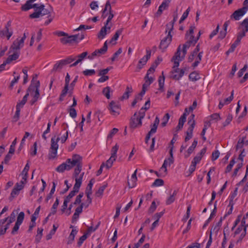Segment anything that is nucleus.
<instances>
[{
	"label": "nucleus",
	"mask_w": 248,
	"mask_h": 248,
	"mask_svg": "<svg viewBox=\"0 0 248 248\" xmlns=\"http://www.w3.org/2000/svg\"><path fill=\"white\" fill-rule=\"evenodd\" d=\"M68 131L67 130L65 134L62 136L61 138L57 137L56 136L52 137L51 139V146L48 154V158L50 159H54L56 157L57 153V150L58 149V142L59 140H61L62 143L65 142L68 138Z\"/></svg>",
	"instance_id": "nucleus-3"
},
{
	"label": "nucleus",
	"mask_w": 248,
	"mask_h": 248,
	"mask_svg": "<svg viewBox=\"0 0 248 248\" xmlns=\"http://www.w3.org/2000/svg\"><path fill=\"white\" fill-rule=\"evenodd\" d=\"M20 75H17L16 76H15L14 79L12 80L9 88L12 89L15 84L17 83L18 80L20 79Z\"/></svg>",
	"instance_id": "nucleus-54"
},
{
	"label": "nucleus",
	"mask_w": 248,
	"mask_h": 248,
	"mask_svg": "<svg viewBox=\"0 0 248 248\" xmlns=\"http://www.w3.org/2000/svg\"><path fill=\"white\" fill-rule=\"evenodd\" d=\"M115 160V158L110 156V158L106 161V163L105 164V166H106L108 169L110 168Z\"/></svg>",
	"instance_id": "nucleus-39"
},
{
	"label": "nucleus",
	"mask_w": 248,
	"mask_h": 248,
	"mask_svg": "<svg viewBox=\"0 0 248 248\" xmlns=\"http://www.w3.org/2000/svg\"><path fill=\"white\" fill-rule=\"evenodd\" d=\"M195 27L194 26H190L189 29L188 33H186V36L187 38H189L191 39H195L196 38L194 37L193 35L194 30Z\"/></svg>",
	"instance_id": "nucleus-38"
},
{
	"label": "nucleus",
	"mask_w": 248,
	"mask_h": 248,
	"mask_svg": "<svg viewBox=\"0 0 248 248\" xmlns=\"http://www.w3.org/2000/svg\"><path fill=\"white\" fill-rule=\"evenodd\" d=\"M40 206H39L38 207H37L34 213L33 214V215L31 217V222H35V221L37 217L38 216L39 213V211H40Z\"/></svg>",
	"instance_id": "nucleus-47"
},
{
	"label": "nucleus",
	"mask_w": 248,
	"mask_h": 248,
	"mask_svg": "<svg viewBox=\"0 0 248 248\" xmlns=\"http://www.w3.org/2000/svg\"><path fill=\"white\" fill-rule=\"evenodd\" d=\"M78 233V231L76 229H73L70 234H69L68 237V241L67 244H70L73 243L74 240L75 236L77 235Z\"/></svg>",
	"instance_id": "nucleus-31"
},
{
	"label": "nucleus",
	"mask_w": 248,
	"mask_h": 248,
	"mask_svg": "<svg viewBox=\"0 0 248 248\" xmlns=\"http://www.w3.org/2000/svg\"><path fill=\"white\" fill-rule=\"evenodd\" d=\"M123 31V29L121 28L119 30H118L113 37L111 39V40L109 41V43L112 44H115L116 42L115 41L118 40L119 36L122 34V32Z\"/></svg>",
	"instance_id": "nucleus-28"
},
{
	"label": "nucleus",
	"mask_w": 248,
	"mask_h": 248,
	"mask_svg": "<svg viewBox=\"0 0 248 248\" xmlns=\"http://www.w3.org/2000/svg\"><path fill=\"white\" fill-rule=\"evenodd\" d=\"M81 186L80 180L78 179L75 183L73 190L70 192L68 196H67L64 199V201H66L67 202H69L71 199L76 195L77 193L79 191L80 187Z\"/></svg>",
	"instance_id": "nucleus-12"
},
{
	"label": "nucleus",
	"mask_w": 248,
	"mask_h": 248,
	"mask_svg": "<svg viewBox=\"0 0 248 248\" xmlns=\"http://www.w3.org/2000/svg\"><path fill=\"white\" fill-rule=\"evenodd\" d=\"M246 223L245 217H244L242 221L241 225L239 226L235 230L234 234L235 235L240 234V236L237 240V243H240L242 239L245 237L246 234L247 226L245 225Z\"/></svg>",
	"instance_id": "nucleus-10"
},
{
	"label": "nucleus",
	"mask_w": 248,
	"mask_h": 248,
	"mask_svg": "<svg viewBox=\"0 0 248 248\" xmlns=\"http://www.w3.org/2000/svg\"><path fill=\"white\" fill-rule=\"evenodd\" d=\"M178 18V15L176 13L173 16V19L172 21L170 22L169 23L167 24L166 25V32H167L168 30L172 31L173 29V26L174 23L176 21Z\"/></svg>",
	"instance_id": "nucleus-27"
},
{
	"label": "nucleus",
	"mask_w": 248,
	"mask_h": 248,
	"mask_svg": "<svg viewBox=\"0 0 248 248\" xmlns=\"http://www.w3.org/2000/svg\"><path fill=\"white\" fill-rule=\"evenodd\" d=\"M169 4V3H167V2L164 0L161 3V4L159 6L158 10L156 12V14L158 16L161 15L163 11L166 9L168 7Z\"/></svg>",
	"instance_id": "nucleus-35"
},
{
	"label": "nucleus",
	"mask_w": 248,
	"mask_h": 248,
	"mask_svg": "<svg viewBox=\"0 0 248 248\" xmlns=\"http://www.w3.org/2000/svg\"><path fill=\"white\" fill-rule=\"evenodd\" d=\"M235 161L234 159V158L232 159L230 161L229 164L227 166V167L226 168L225 173H228L232 170V167L233 166L234 164H235Z\"/></svg>",
	"instance_id": "nucleus-48"
},
{
	"label": "nucleus",
	"mask_w": 248,
	"mask_h": 248,
	"mask_svg": "<svg viewBox=\"0 0 248 248\" xmlns=\"http://www.w3.org/2000/svg\"><path fill=\"white\" fill-rule=\"evenodd\" d=\"M171 31L168 30V33L167 36L161 41L159 48L162 50V52L166 50L172 40Z\"/></svg>",
	"instance_id": "nucleus-13"
},
{
	"label": "nucleus",
	"mask_w": 248,
	"mask_h": 248,
	"mask_svg": "<svg viewBox=\"0 0 248 248\" xmlns=\"http://www.w3.org/2000/svg\"><path fill=\"white\" fill-rule=\"evenodd\" d=\"M164 81H165V78L163 76L162 78L161 77H159L158 79V84L159 88V89L160 90H162L163 89L164 85Z\"/></svg>",
	"instance_id": "nucleus-57"
},
{
	"label": "nucleus",
	"mask_w": 248,
	"mask_h": 248,
	"mask_svg": "<svg viewBox=\"0 0 248 248\" xmlns=\"http://www.w3.org/2000/svg\"><path fill=\"white\" fill-rule=\"evenodd\" d=\"M39 87L40 82L37 81L34 86H31L28 89V91H29V93L32 97L30 102L31 105H33L40 99Z\"/></svg>",
	"instance_id": "nucleus-6"
},
{
	"label": "nucleus",
	"mask_w": 248,
	"mask_h": 248,
	"mask_svg": "<svg viewBox=\"0 0 248 248\" xmlns=\"http://www.w3.org/2000/svg\"><path fill=\"white\" fill-rule=\"evenodd\" d=\"M244 144V139L239 140L237 143L236 146V149L237 150H240V151L241 150H244V149H243Z\"/></svg>",
	"instance_id": "nucleus-50"
},
{
	"label": "nucleus",
	"mask_w": 248,
	"mask_h": 248,
	"mask_svg": "<svg viewBox=\"0 0 248 248\" xmlns=\"http://www.w3.org/2000/svg\"><path fill=\"white\" fill-rule=\"evenodd\" d=\"M186 114L185 112L180 118L178 124L176 127V131L181 130L183 128L184 124L186 121Z\"/></svg>",
	"instance_id": "nucleus-24"
},
{
	"label": "nucleus",
	"mask_w": 248,
	"mask_h": 248,
	"mask_svg": "<svg viewBox=\"0 0 248 248\" xmlns=\"http://www.w3.org/2000/svg\"><path fill=\"white\" fill-rule=\"evenodd\" d=\"M16 140L17 138H16L12 142V144L10 145V147L9 151L10 154H14L15 150V146L16 144Z\"/></svg>",
	"instance_id": "nucleus-55"
},
{
	"label": "nucleus",
	"mask_w": 248,
	"mask_h": 248,
	"mask_svg": "<svg viewBox=\"0 0 248 248\" xmlns=\"http://www.w3.org/2000/svg\"><path fill=\"white\" fill-rule=\"evenodd\" d=\"M133 92V89L131 86H127L123 95L119 98L121 101L127 99L129 97L130 93Z\"/></svg>",
	"instance_id": "nucleus-22"
},
{
	"label": "nucleus",
	"mask_w": 248,
	"mask_h": 248,
	"mask_svg": "<svg viewBox=\"0 0 248 248\" xmlns=\"http://www.w3.org/2000/svg\"><path fill=\"white\" fill-rule=\"evenodd\" d=\"M188 39L187 41L183 46V47L186 49H188L191 45H194L198 40V38H196L195 39Z\"/></svg>",
	"instance_id": "nucleus-34"
},
{
	"label": "nucleus",
	"mask_w": 248,
	"mask_h": 248,
	"mask_svg": "<svg viewBox=\"0 0 248 248\" xmlns=\"http://www.w3.org/2000/svg\"><path fill=\"white\" fill-rule=\"evenodd\" d=\"M76 59L75 57H74L72 56H71L65 59L62 60V62L64 64V65H65L71 63L72 62L74 61Z\"/></svg>",
	"instance_id": "nucleus-45"
},
{
	"label": "nucleus",
	"mask_w": 248,
	"mask_h": 248,
	"mask_svg": "<svg viewBox=\"0 0 248 248\" xmlns=\"http://www.w3.org/2000/svg\"><path fill=\"white\" fill-rule=\"evenodd\" d=\"M32 2H31L30 0L26 1L25 4H24L21 7V10L24 11H27L31 8H35L36 6H37V4H32Z\"/></svg>",
	"instance_id": "nucleus-23"
},
{
	"label": "nucleus",
	"mask_w": 248,
	"mask_h": 248,
	"mask_svg": "<svg viewBox=\"0 0 248 248\" xmlns=\"http://www.w3.org/2000/svg\"><path fill=\"white\" fill-rule=\"evenodd\" d=\"M189 78L193 81H195L199 79L200 78V77L199 74L196 72H193L189 74Z\"/></svg>",
	"instance_id": "nucleus-37"
},
{
	"label": "nucleus",
	"mask_w": 248,
	"mask_h": 248,
	"mask_svg": "<svg viewBox=\"0 0 248 248\" xmlns=\"http://www.w3.org/2000/svg\"><path fill=\"white\" fill-rule=\"evenodd\" d=\"M137 172V170H136L134 173L131 176V179L130 181H128V186L129 187V188H133L136 186V181L137 180V178L136 176Z\"/></svg>",
	"instance_id": "nucleus-26"
},
{
	"label": "nucleus",
	"mask_w": 248,
	"mask_h": 248,
	"mask_svg": "<svg viewBox=\"0 0 248 248\" xmlns=\"http://www.w3.org/2000/svg\"><path fill=\"white\" fill-rule=\"evenodd\" d=\"M50 10L46 9L45 6L43 4H37V6L34 8V11L29 16L30 18H38L45 15H47L48 19L45 21L44 25L46 26L48 25L53 20V18L51 16V12L52 11V7H50Z\"/></svg>",
	"instance_id": "nucleus-2"
},
{
	"label": "nucleus",
	"mask_w": 248,
	"mask_h": 248,
	"mask_svg": "<svg viewBox=\"0 0 248 248\" xmlns=\"http://www.w3.org/2000/svg\"><path fill=\"white\" fill-rule=\"evenodd\" d=\"M122 52V48H119V49L113 54V56L111 58V60L112 62L115 61L117 57L121 54Z\"/></svg>",
	"instance_id": "nucleus-61"
},
{
	"label": "nucleus",
	"mask_w": 248,
	"mask_h": 248,
	"mask_svg": "<svg viewBox=\"0 0 248 248\" xmlns=\"http://www.w3.org/2000/svg\"><path fill=\"white\" fill-rule=\"evenodd\" d=\"M24 42L21 39L17 38L14 41L10 47V52L13 51H17L20 49L24 46Z\"/></svg>",
	"instance_id": "nucleus-20"
},
{
	"label": "nucleus",
	"mask_w": 248,
	"mask_h": 248,
	"mask_svg": "<svg viewBox=\"0 0 248 248\" xmlns=\"http://www.w3.org/2000/svg\"><path fill=\"white\" fill-rule=\"evenodd\" d=\"M20 108H16V111L15 114L13 117V120L15 122H16L18 120L20 115Z\"/></svg>",
	"instance_id": "nucleus-62"
},
{
	"label": "nucleus",
	"mask_w": 248,
	"mask_h": 248,
	"mask_svg": "<svg viewBox=\"0 0 248 248\" xmlns=\"http://www.w3.org/2000/svg\"><path fill=\"white\" fill-rule=\"evenodd\" d=\"M164 181L162 179H157L155 182L152 184V186H159L163 185Z\"/></svg>",
	"instance_id": "nucleus-52"
},
{
	"label": "nucleus",
	"mask_w": 248,
	"mask_h": 248,
	"mask_svg": "<svg viewBox=\"0 0 248 248\" xmlns=\"http://www.w3.org/2000/svg\"><path fill=\"white\" fill-rule=\"evenodd\" d=\"M83 73L85 76H92V75H94L95 73V71L93 69H91V70L87 69V70H84L83 72Z\"/></svg>",
	"instance_id": "nucleus-64"
},
{
	"label": "nucleus",
	"mask_w": 248,
	"mask_h": 248,
	"mask_svg": "<svg viewBox=\"0 0 248 248\" xmlns=\"http://www.w3.org/2000/svg\"><path fill=\"white\" fill-rule=\"evenodd\" d=\"M11 26V22L8 21L7 24L5 26V29L7 30V32L8 33V40L10 39V38L11 37V36L13 35V31H10L9 28Z\"/></svg>",
	"instance_id": "nucleus-51"
},
{
	"label": "nucleus",
	"mask_w": 248,
	"mask_h": 248,
	"mask_svg": "<svg viewBox=\"0 0 248 248\" xmlns=\"http://www.w3.org/2000/svg\"><path fill=\"white\" fill-rule=\"evenodd\" d=\"M24 213L23 212H21L17 216L16 222L21 224L24 220Z\"/></svg>",
	"instance_id": "nucleus-53"
},
{
	"label": "nucleus",
	"mask_w": 248,
	"mask_h": 248,
	"mask_svg": "<svg viewBox=\"0 0 248 248\" xmlns=\"http://www.w3.org/2000/svg\"><path fill=\"white\" fill-rule=\"evenodd\" d=\"M119 149V146L117 144H116L114 146L111 150V157H113L114 158H116L117 157V152Z\"/></svg>",
	"instance_id": "nucleus-44"
},
{
	"label": "nucleus",
	"mask_w": 248,
	"mask_h": 248,
	"mask_svg": "<svg viewBox=\"0 0 248 248\" xmlns=\"http://www.w3.org/2000/svg\"><path fill=\"white\" fill-rule=\"evenodd\" d=\"M84 36V34L83 33H81V34H78L72 35H68L67 34V35H65L64 37L60 39V41L63 44L72 43L74 42L83 39Z\"/></svg>",
	"instance_id": "nucleus-9"
},
{
	"label": "nucleus",
	"mask_w": 248,
	"mask_h": 248,
	"mask_svg": "<svg viewBox=\"0 0 248 248\" xmlns=\"http://www.w3.org/2000/svg\"><path fill=\"white\" fill-rule=\"evenodd\" d=\"M77 155H74L71 158L67 159L65 162L58 166L56 169V170L58 172L62 173L65 170H71L75 166V163H77V161L76 160Z\"/></svg>",
	"instance_id": "nucleus-4"
},
{
	"label": "nucleus",
	"mask_w": 248,
	"mask_h": 248,
	"mask_svg": "<svg viewBox=\"0 0 248 248\" xmlns=\"http://www.w3.org/2000/svg\"><path fill=\"white\" fill-rule=\"evenodd\" d=\"M145 116V111L143 109H140L139 112L135 113L131 117L130 127L133 128L140 127L142 125V120Z\"/></svg>",
	"instance_id": "nucleus-5"
},
{
	"label": "nucleus",
	"mask_w": 248,
	"mask_h": 248,
	"mask_svg": "<svg viewBox=\"0 0 248 248\" xmlns=\"http://www.w3.org/2000/svg\"><path fill=\"white\" fill-rule=\"evenodd\" d=\"M187 49L183 47L182 48V55H181V46H179L177 49V51L175 52L174 55L172 58V62L174 63V67H178L179 65L180 62L182 61L185 58L186 52Z\"/></svg>",
	"instance_id": "nucleus-8"
},
{
	"label": "nucleus",
	"mask_w": 248,
	"mask_h": 248,
	"mask_svg": "<svg viewBox=\"0 0 248 248\" xmlns=\"http://www.w3.org/2000/svg\"><path fill=\"white\" fill-rule=\"evenodd\" d=\"M171 77L175 80L180 79L184 75L185 69H179L178 67H174V64L172 67Z\"/></svg>",
	"instance_id": "nucleus-16"
},
{
	"label": "nucleus",
	"mask_w": 248,
	"mask_h": 248,
	"mask_svg": "<svg viewBox=\"0 0 248 248\" xmlns=\"http://www.w3.org/2000/svg\"><path fill=\"white\" fill-rule=\"evenodd\" d=\"M88 55V52L87 51L84 52L82 53L81 54L78 55L77 56V58H78V60L80 62H81L83 59L86 58V57Z\"/></svg>",
	"instance_id": "nucleus-58"
},
{
	"label": "nucleus",
	"mask_w": 248,
	"mask_h": 248,
	"mask_svg": "<svg viewBox=\"0 0 248 248\" xmlns=\"http://www.w3.org/2000/svg\"><path fill=\"white\" fill-rule=\"evenodd\" d=\"M190 11V8L188 7L186 10L183 13L182 17H181L179 23H181L182 22H183L188 16V15L189 14V13Z\"/></svg>",
	"instance_id": "nucleus-46"
},
{
	"label": "nucleus",
	"mask_w": 248,
	"mask_h": 248,
	"mask_svg": "<svg viewBox=\"0 0 248 248\" xmlns=\"http://www.w3.org/2000/svg\"><path fill=\"white\" fill-rule=\"evenodd\" d=\"M107 16L108 18L105 23L104 26L101 28L98 34V37L100 39L104 38L107 33L110 32V30L112 26L111 23L109 25V23L114 17V14L113 11L112 10L110 2L108 0L107 1L105 8L103 10L102 17L105 18Z\"/></svg>",
	"instance_id": "nucleus-1"
},
{
	"label": "nucleus",
	"mask_w": 248,
	"mask_h": 248,
	"mask_svg": "<svg viewBox=\"0 0 248 248\" xmlns=\"http://www.w3.org/2000/svg\"><path fill=\"white\" fill-rule=\"evenodd\" d=\"M187 123L189 125V126L186 132V136L185 139V142H186L191 138H192L193 136V131L195 126V124L193 121H190L189 122H188Z\"/></svg>",
	"instance_id": "nucleus-19"
},
{
	"label": "nucleus",
	"mask_w": 248,
	"mask_h": 248,
	"mask_svg": "<svg viewBox=\"0 0 248 248\" xmlns=\"http://www.w3.org/2000/svg\"><path fill=\"white\" fill-rule=\"evenodd\" d=\"M174 162V159L170 158L169 157L167 159H165L164 163L160 168V170H164L165 174L167 173V167L168 166H170Z\"/></svg>",
	"instance_id": "nucleus-21"
},
{
	"label": "nucleus",
	"mask_w": 248,
	"mask_h": 248,
	"mask_svg": "<svg viewBox=\"0 0 248 248\" xmlns=\"http://www.w3.org/2000/svg\"><path fill=\"white\" fill-rule=\"evenodd\" d=\"M219 155L220 153L218 150L213 152L212 154V160L213 161L217 160L218 158Z\"/></svg>",
	"instance_id": "nucleus-63"
},
{
	"label": "nucleus",
	"mask_w": 248,
	"mask_h": 248,
	"mask_svg": "<svg viewBox=\"0 0 248 248\" xmlns=\"http://www.w3.org/2000/svg\"><path fill=\"white\" fill-rule=\"evenodd\" d=\"M247 11V7H242L233 12L231 16V18L235 20H238L240 17L243 16Z\"/></svg>",
	"instance_id": "nucleus-18"
},
{
	"label": "nucleus",
	"mask_w": 248,
	"mask_h": 248,
	"mask_svg": "<svg viewBox=\"0 0 248 248\" xmlns=\"http://www.w3.org/2000/svg\"><path fill=\"white\" fill-rule=\"evenodd\" d=\"M59 204V199L58 198H57L56 199L55 202L54 203V204L52 205V207L51 208V212L49 215H54L56 214V213L57 212V208Z\"/></svg>",
	"instance_id": "nucleus-40"
},
{
	"label": "nucleus",
	"mask_w": 248,
	"mask_h": 248,
	"mask_svg": "<svg viewBox=\"0 0 248 248\" xmlns=\"http://www.w3.org/2000/svg\"><path fill=\"white\" fill-rule=\"evenodd\" d=\"M19 52L16 51L13 54L9 55V57L7 58L6 60V63H8L9 64L13 61L17 60L19 57Z\"/></svg>",
	"instance_id": "nucleus-29"
},
{
	"label": "nucleus",
	"mask_w": 248,
	"mask_h": 248,
	"mask_svg": "<svg viewBox=\"0 0 248 248\" xmlns=\"http://www.w3.org/2000/svg\"><path fill=\"white\" fill-rule=\"evenodd\" d=\"M157 126H158L155 125V124H154L151 126V129L150 131L148 132V133L147 135L146 138H145V142L146 143H148V141L150 139L151 135L156 132Z\"/></svg>",
	"instance_id": "nucleus-30"
},
{
	"label": "nucleus",
	"mask_w": 248,
	"mask_h": 248,
	"mask_svg": "<svg viewBox=\"0 0 248 248\" xmlns=\"http://www.w3.org/2000/svg\"><path fill=\"white\" fill-rule=\"evenodd\" d=\"M108 109L111 115L117 116L120 114V106L118 103L111 101L108 105Z\"/></svg>",
	"instance_id": "nucleus-14"
},
{
	"label": "nucleus",
	"mask_w": 248,
	"mask_h": 248,
	"mask_svg": "<svg viewBox=\"0 0 248 248\" xmlns=\"http://www.w3.org/2000/svg\"><path fill=\"white\" fill-rule=\"evenodd\" d=\"M76 160H77V163H75V166L76 167L74 170V176L75 178V181L76 182L77 180L79 179L80 180L81 184L82 182V178L84 174V172H82L80 175H79L81 171L82 167V157L78 155Z\"/></svg>",
	"instance_id": "nucleus-7"
},
{
	"label": "nucleus",
	"mask_w": 248,
	"mask_h": 248,
	"mask_svg": "<svg viewBox=\"0 0 248 248\" xmlns=\"http://www.w3.org/2000/svg\"><path fill=\"white\" fill-rule=\"evenodd\" d=\"M144 79L145 81V83L150 85L154 81L155 78L152 77H150L149 75L146 74L144 78Z\"/></svg>",
	"instance_id": "nucleus-49"
},
{
	"label": "nucleus",
	"mask_w": 248,
	"mask_h": 248,
	"mask_svg": "<svg viewBox=\"0 0 248 248\" xmlns=\"http://www.w3.org/2000/svg\"><path fill=\"white\" fill-rule=\"evenodd\" d=\"M233 92H234V91H232V92H231V94L230 96H229V97H228V98H226L225 99H224L223 102L225 103V105L229 104L233 100Z\"/></svg>",
	"instance_id": "nucleus-59"
},
{
	"label": "nucleus",
	"mask_w": 248,
	"mask_h": 248,
	"mask_svg": "<svg viewBox=\"0 0 248 248\" xmlns=\"http://www.w3.org/2000/svg\"><path fill=\"white\" fill-rule=\"evenodd\" d=\"M203 51H201L199 53H191L188 58L189 62H194L192 64L193 68L196 67L202 61V57Z\"/></svg>",
	"instance_id": "nucleus-11"
},
{
	"label": "nucleus",
	"mask_w": 248,
	"mask_h": 248,
	"mask_svg": "<svg viewBox=\"0 0 248 248\" xmlns=\"http://www.w3.org/2000/svg\"><path fill=\"white\" fill-rule=\"evenodd\" d=\"M106 186V185H103L102 186H101L98 188L97 191L95 192V196L98 197H101L103 195L104 190L105 189Z\"/></svg>",
	"instance_id": "nucleus-42"
},
{
	"label": "nucleus",
	"mask_w": 248,
	"mask_h": 248,
	"mask_svg": "<svg viewBox=\"0 0 248 248\" xmlns=\"http://www.w3.org/2000/svg\"><path fill=\"white\" fill-rule=\"evenodd\" d=\"M110 88L107 86L103 89L102 93L106 96L107 99H109L110 97Z\"/></svg>",
	"instance_id": "nucleus-43"
},
{
	"label": "nucleus",
	"mask_w": 248,
	"mask_h": 248,
	"mask_svg": "<svg viewBox=\"0 0 248 248\" xmlns=\"http://www.w3.org/2000/svg\"><path fill=\"white\" fill-rule=\"evenodd\" d=\"M151 51L150 50H146V55L140 60L137 64V68L139 70L143 68L146 64L148 60L151 57Z\"/></svg>",
	"instance_id": "nucleus-17"
},
{
	"label": "nucleus",
	"mask_w": 248,
	"mask_h": 248,
	"mask_svg": "<svg viewBox=\"0 0 248 248\" xmlns=\"http://www.w3.org/2000/svg\"><path fill=\"white\" fill-rule=\"evenodd\" d=\"M177 194V191L174 190L173 191L172 194H170V196L167 198L166 201V203L167 205L170 204L172 202H173L175 200V197Z\"/></svg>",
	"instance_id": "nucleus-33"
},
{
	"label": "nucleus",
	"mask_w": 248,
	"mask_h": 248,
	"mask_svg": "<svg viewBox=\"0 0 248 248\" xmlns=\"http://www.w3.org/2000/svg\"><path fill=\"white\" fill-rule=\"evenodd\" d=\"M19 192L20 191L14 187L11 193L10 196L9 197V200L12 201L18 195Z\"/></svg>",
	"instance_id": "nucleus-41"
},
{
	"label": "nucleus",
	"mask_w": 248,
	"mask_h": 248,
	"mask_svg": "<svg viewBox=\"0 0 248 248\" xmlns=\"http://www.w3.org/2000/svg\"><path fill=\"white\" fill-rule=\"evenodd\" d=\"M64 66L62 60L57 62L54 65L52 71H57L61 70Z\"/></svg>",
	"instance_id": "nucleus-36"
},
{
	"label": "nucleus",
	"mask_w": 248,
	"mask_h": 248,
	"mask_svg": "<svg viewBox=\"0 0 248 248\" xmlns=\"http://www.w3.org/2000/svg\"><path fill=\"white\" fill-rule=\"evenodd\" d=\"M68 111H69L70 116L72 118H75L77 117V111L74 108L70 107Z\"/></svg>",
	"instance_id": "nucleus-60"
},
{
	"label": "nucleus",
	"mask_w": 248,
	"mask_h": 248,
	"mask_svg": "<svg viewBox=\"0 0 248 248\" xmlns=\"http://www.w3.org/2000/svg\"><path fill=\"white\" fill-rule=\"evenodd\" d=\"M198 144V141L196 140H194L193 142H192V145L189 147L187 151L185 154V157H188L190 154L194 151L195 148L197 146Z\"/></svg>",
	"instance_id": "nucleus-25"
},
{
	"label": "nucleus",
	"mask_w": 248,
	"mask_h": 248,
	"mask_svg": "<svg viewBox=\"0 0 248 248\" xmlns=\"http://www.w3.org/2000/svg\"><path fill=\"white\" fill-rule=\"evenodd\" d=\"M230 20L226 21L224 23V24L223 25L224 31H221L219 33V37L220 39H223L226 36V35L227 33L226 30H227V27L229 26V25L230 24Z\"/></svg>",
	"instance_id": "nucleus-32"
},
{
	"label": "nucleus",
	"mask_w": 248,
	"mask_h": 248,
	"mask_svg": "<svg viewBox=\"0 0 248 248\" xmlns=\"http://www.w3.org/2000/svg\"><path fill=\"white\" fill-rule=\"evenodd\" d=\"M87 199L85 202L81 203V204L85 208H87L92 203V199L91 197L87 196Z\"/></svg>",
	"instance_id": "nucleus-56"
},
{
	"label": "nucleus",
	"mask_w": 248,
	"mask_h": 248,
	"mask_svg": "<svg viewBox=\"0 0 248 248\" xmlns=\"http://www.w3.org/2000/svg\"><path fill=\"white\" fill-rule=\"evenodd\" d=\"M108 49L107 42L106 41L103 47L97 50H95L91 55H89L88 58L90 60L93 59L95 57H99L101 55L106 53Z\"/></svg>",
	"instance_id": "nucleus-15"
}]
</instances>
